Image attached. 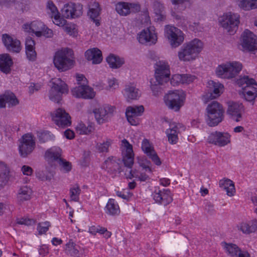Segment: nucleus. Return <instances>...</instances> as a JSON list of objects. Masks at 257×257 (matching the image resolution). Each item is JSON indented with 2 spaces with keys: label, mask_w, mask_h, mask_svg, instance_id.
<instances>
[{
  "label": "nucleus",
  "mask_w": 257,
  "mask_h": 257,
  "mask_svg": "<svg viewBox=\"0 0 257 257\" xmlns=\"http://www.w3.org/2000/svg\"><path fill=\"white\" fill-rule=\"evenodd\" d=\"M234 185L232 181L228 179H222L219 181V185L224 190L229 187Z\"/></svg>",
  "instance_id": "nucleus-56"
},
{
  "label": "nucleus",
  "mask_w": 257,
  "mask_h": 257,
  "mask_svg": "<svg viewBox=\"0 0 257 257\" xmlns=\"http://www.w3.org/2000/svg\"><path fill=\"white\" fill-rule=\"evenodd\" d=\"M206 110V123L210 126H215L224 118V110L222 105L216 101L209 103Z\"/></svg>",
  "instance_id": "nucleus-4"
},
{
  "label": "nucleus",
  "mask_w": 257,
  "mask_h": 257,
  "mask_svg": "<svg viewBox=\"0 0 257 257\" xmlns=\"http://www.w3.org/2000/svg\"><path fill=\"white\" fill-rule=\"evenodd\" d=\"M12 64V60L9 54L0 55V70L2 72L6 74L9 73Z\"/></svg>",
  "instance_id": "nucleus-34"
},
{
  "label": "nucleus",
  "mask_w": 257,
  "mask_h": 257,
  "mask_svg": "<svg viewBox=\"0 0 257 257\" xmlns=\"http://www.w3.org/2000/svg\"><path fill=\"white\" fill-rule=\"evenodd\" d=\"M237 228L238 230L245 234H249L257 231V220L252 219L243 221L239 223Z\"/></svg>",
  "instance_id": "nucleus-29"
},
{
  "label": "nucleus",
  "mask_w": 257,
  "mask_h": 257,
  "mask_svg": "<svg viewBox=\"0 0 257 257\" xmlns=\"http://www.w3.org/2000/svg\"><path fill=\"white\" fill-rule=\"evenodd\" d=\"M250 88L251 90H245L243 92V95L246 101L252 102V104H253V101L256 96V88L254 87H251Z\"/></svg>",
  "instance_id": "nucleus-45"
},
{
  "label": "nucleus",
  "mask_w": 257,
  "mask_h": 257,
  "mask_svg": "<svg viewBox=\"0 0 257 257\" xmlns=\"http://www.w3.org/2000/svg\"><path fill=\"white\" fill-rule=\"evenodd\" d=\"M182 77V84H189L195 79V76L190 74H181Z\"/></svg>",
  "instance_id": "nucleus-55"
},
{
  "label": "nucleus",
  "mask_w": 257,
  "mask_h": 257,
  "mask_svg": "<svg viewBox=\"0 0 257 257\" xmlns=\"http://www.w3.org/2000/svg\"><path fill=\"white\" fill-rule=\"evenodd\" d=\"M81 192V189L78 185H75L70 189V195L71 200L74 201H79V196Z\"/></svg>",
  "instance_id": "nucleus-46"
},
{
  "label": "nucleus",
  "mask_w": 257,
  "mask_h": 257,
  "mask_svg": "<svg viewBox=\"0 0 257 257\" xmlns=\"http://www.w3.org/2000/svg\"><path fill=\"white\" fill-rule=\"evenodd\" d=\"M114 107L108 104H105L93 110L95 117L99 124L107 122L109 117L114 111Z\"/></svg>",
  "instance_id": "nucleus-14"
},
{
  "label": "nucleus",
  "mask_w": 257,
  "mask_h": 257,
  "mask_svg": "<svg viewBox=\"0 0 257 257\" xmlns=\"http://www.w3.org/2000/svg\"><path fill=\"white\" fill-rule=\"evenodd\" d=\"M182 124L175 122L170 124V127L166 131L168 142L172 145L176 144L178 141V135L180 133V130Z\"/></svg>",
  "instance_id": "nucleus-24"
},
{
  "label": "nucleus",
  "mask_w": 257,
  "mask_h": 257,
  "mask_svg": "<svg viewBox=\"0 0 257 257\" xmlns=\"http://www.w3.org/2000/svg\"><path fill=\"white\" fill-rule=\"evenodd\" d=\"M32 194V190L30 187L27 186L22 187L19 189L17 195L18 202L21 203L25 201L30 200Z\"/></svg>",
  "instance_id": "nucleus-37"
},
{
  "label": "nucleus",
  "mask_w": 257,
  "mask_h": 257,
  "mask_svg": "<svg viewBox=\"0 0 257 257\" xmlns=\"http://www.w3.org/2000/svg\"><path fill=\"white\" fill-rule=\"evenodd\" d=\"M189 0H171V2L174 6V9L181 11L184 10L186 8L184 3L189 2Z\"/></svg>",
  "instance_id": "nucleus-50"
},
{
  "label": "nucleus",
  "mask_w": 257,
  "mask_h": 257,
  "mask_svg": "<svg viewBox=\"0 0 257 257\" xmlns=\"http://www.w3.org/2000/svg\"><path fill=\"white\" fill-rule=\"evenodd\" d=\"M19 141V153L22 157H26L32 153L35 148L34 137L31 134H27L23 135Z\"/></svg>",
  "instance_id": "nucleus-10"
},
{
  "label": "nucleus",
  "mask_w": 257,
  "mask_h": 257,
  "mask_svg": "<svg viewBox=\"0 0 257 257\" xmlns=\"http://www.w3.org/2000/svg\"><path fill=\"white\" fill-rule=\"evenodd\" d=\"M140 166H142L144 169H145L146 171H148L150 172H152L151 168L150 167V165L151 164V162L147 160H145L144 161L142 160V162H140Z\"/></svg>",
  "instance_id": "nucleus-63"
},
{
  "label": "nucleus",
  "mask_w": 257,
  "mask_h": 257,
  "mask_svg": "<svg viewBox=\"0 0 257 257\" xmlns=\"http://www.w3.org/2000/svg\"><path fill=\"white\" fill-rule=\"evenodd\" d=\"M106 213L112 216L117 215L120 213V209L117 203L113 199H109L105 206Z\"/></svg>",
  "instance_id": "nucleus-36"
},
{
  "label": "nucleus",
  "mask_w": 257,
  "mask_h": 257,
  "mask_svg": "<svg viewBox=\"0 0 257 257\" xmlns=\"http://www.w3.org/2000/svg\"><path fill=\"white\" fill-rule=\"evenodd\" d=\"M82 6L79 4L69 3L64 6L61 13L66 19H75L82 15Z\"/></svg>",
  "instance_id": "nucleus-13"
},
{
  "label": "nucleus",
  "mask_w": 257,
  "mask_h": 257,
  "mask_svg": "<svg viewBox=\"0 0 257 257\" xmlns=\"http://www.w3.org/2000/svg\"><path fill=\"white\" fill-rule=\"evenodd\" d=\"M22 171L24 175L30 176L33 173V169L30 166L24 165L22 167Z\"/></svg>",
  "instance_id": "nucleus-64"
},
{
  "label": "nucleus",
  "mask_w": 257,
  "mask_h": 257,
  "mask_svg": "<svg viewBox=\"0 0 257 257\" xmlns=\"http://www.w3.org/2000/svg\"><path fill=\"white\" fill-rule=\"evenodd\" d=\"M60 156L61 150L59 148L55 149L51 148L47 150L45 153V157L48 160L58 161L61 167V170L65 173L70 171L72 169L71 163L66 160L61 158Z\"/></svg>",
  "instance_id": "nucleus-11"
},
{
  "label": "nucleus",
  "mask_w": 257,
  "mask_h": 257,
  "mask_svg": "<svg viewBox=\"0 0 257 257\" xmlns=\"http://www.w3.org/2000/svg\"><path fill=\"white\" fill-rule=\"evenodd\" d=\"M52 120L59 127H68L71 124V116L66 110L59 108L51 113Z\"/></svg>",
  "instance_id": "nucleus-12"
},
{
  "label": "nucleus",
  "mask_w": 257,
  "mask_h": 257,
  "mask_svg": "<svg viewBox=\"0 0 257 257\" xmlns=\"http://www.w3.org/2000/svg\"><path fill=\"white\" fill-rule=\"evenodd\" d=\"M50 226V222L47 221L39 223L37 227V230H38L39 234L41 235L46 233L49 229Z\"/></svg>",
  "instance_id": "nucleus-51"
},
{
  "label": "nucleus",
  "mask_w": 257,
  "mask_h": 257,
  "mask_svg": "<svg viewBox=\"0 0 257 257\" xmlns=\"http://www.w3.org/2000/svg\"><path fill=\"white\" fill-rule=\"evenodd\" d=\"M185 94L182 90L170 91L164 97L166 105L175 111L179 110L183 105Z\"/></svg>",
  "instance_id": "nucleus-5"
},
{
  "label": "nucleus",
  "mask_w": 257,
  "mask_h": 257,
  "mask_svg": "<svg viewBox=\"0 0 257 257\" xmlns=\"http://www.w3.org/2000/svg\"><path fill=\"white\" fill-rule=\"evenodd\" d=\"M37 177L41 181H50L53 177V174L47 171H41L37 173Z\"/></svg>",
  "instance_id": "nucleus-49"
},
{
  "label": "nucleus",
  "mask_w": 257,
  "mask_h": 257,
  "mask_svg": "<svg viewBox=\"0 0 257 257\" xmlns=\"http://www.w3.org/2000/svg\"><path fill=\"white\" fill-rule=\"evenodd\" d=\"M91 126H86L84 123H80L76 126V131L80 135H87L92 132Z\"/></svg>",
  "instance_id": "nucleus-48"
},
{
  "label": "nucleus",
  "mask_w": 257,
  "mask_h": 257,
  "mask_svg": "<svg viewBox=\"0 0 257 257\" xmlns=\"http://www.w3.org/2000/svg\"><path fill=\"white\" fill-rule=\"evenodd\" d=\"M237 84L242 87L243 89L246 87H251V85H255L257 86V83L252 78H249L248 76H244L240 78L237 81Z\"/></svg>",
  "instance_id": "nucleus-41"
},
{
  "label": "nucleus",
  "mask_w": 257,
  "mask_h": 257,
  "mask_svg": "<svg viewBox=\"0 0 257 257\" xmlns=\"http://www.w3.org/2000/svg\"><path fill=\"white\" fill-rule=\"evenodd\" d=\"M207 87L208 92L203 96L205 103L210 99L217 98L223 92V85L212 80H210L208 82Z\"/></svg>",
  "instance_id": "nucleus-18"
},
{
  "label": "nucleus",
  "mask_w": 257,
  "mask_h": 257,
  "mask_svg": "<svg viewBox=\"0 0 257 257\" xmlns=\"http://www.w3.org/2000/svg\"><path fill=\"white\" fill-rule=\"evenodd\" d=\"M170 70L168 65L163 61L156 64L155 77L150 80V87L154 95L157 96L161 92L160 85L167 82L170 79Z\"/></svg>",
  "instance_id": "nucleus-1"
},
{
  "label": "nucleus",
  "mask_w": 257,
  "mask_h": 257,
  "mask_svg": "<svg viewBox=\"0 0 257 257\" xmlns=\"http://www.w3.org/2000/svg\"><path fill=\"white\" fill-rule=\"evenodd\" d=\"M46 8L47 13L51 18H53V17L54 16L56 17V15L59 14L57 7L51 1H48L47 3Z\"/></svg>",
  "instance_id": "nucleus-47"
},
{
  "label": "nucleus",
  "mask_w": 257,
  "mask_h": 257,
  "mask_svg": "<svg viewBox=\"0 0 257 257\" xmlns=\"http://www.w3.org/2000/svg\"><path fill=\"white\" fill-rule=\"evenodd\" d=\"M208 142L219 147H223L230 143V135L225 132H215L208 138Z\"/></svg>",
  "instance_id": "nucleus-16"
},
{
  "label": "nucleus",
  "mask_w": 257,
  "mask_h": 257,
  "mask_svg": "<svg viewBox=\"0 0 257 257\" xmlns=\"http://www.w3.org/2000/svg\"><path fill=\"white\" fill-rule=\"evenodd\" d=\"M6 103H8L9 106H14L18 104L19 101L13 93L6 91L0 95V107H5Z\"/></svg>",
  "instance_id": "nucleus-31"
},
{
  "label": "nucleus",
  "mask_w": 257,
  "mask_h": 257,
  "mask_svg": "<svg viewBox=\"0 0 257 257\" xmlns=\"http://www.w3.org/2000/svg\"><path fill=\"white\" fill-rule=\"evenodd\" d=\"M100 11L99 4L97 2H93L89 6V10L88 15L95 23L97 26L99 25V21L96 18L99 16Z\"/></svg>",
  "instance_id": "nucleus-39"
},
{
  "label": "nucleus",
  "mask_w": 257,
  "mask_h": 257,
  "mask_svg": "<svg viewBox=\"0 0 257 257\" xmlns=\"http://www.w3.org/2000/svg\"><path fill=\"white\" fill-rule=\"evenodd\" d=\"M72 94L76 97L92 99L95 95L93 89L86 85L80 84L72 89Z\"/></svg>",
  "instance_id": "nucleus-20"
},
{
  "label": "nucleus",
  "mask_w": 257,
  "mask_h": 257,
  "mask_svg": "<svg viewBox=\"0 0 257 257\" xmlns=\"http://www.w3.org/2000/svg\"><path fill=\"white\" fill-rule=\"evenodd\" d=\"M241 45L244 50L248 51H256V36L250 31L245 30L242 35Z\"/></svg>",
  "instance_id": "nucleus-17"
},
{
  "label": "nucleus",
  "mask_w": 257,
  "mask_h": 257,
  "mask_svg": "<svg viewBox=\"0 0 257 257\" xmlns=\"http://www.w3.org/2000/svg\"><path fill=\"white\" fill-rule=\"evenodd\" d=\"M242 69V65L237 62L226 63L219 65L216 70V74L222 78L230 79L236 76Z\"/></svg>",
  "instance_id": "nucleus-6"
},
{
  "label": "nucleus",
  "mask_w": 257,
  "mask_h": 257,
  "mask_svg": "<svg viewBox=\"0 0 257 257\" xmlns=\"http://www.w3.org/2000/svg\"><path fill=\"white\" fill-rule=\"evenodd\" d=\"M65 246L64 251L66 254L72 256L79 257L80 246L73 242L72 239L69 240Z\"/></svg>",
  "instance_id": "nucleus-38"
},
{
  "label": "nucleus",
  "mask_w": 257,
  "mask_h": 257,
  "mask_svg": "<svg viewBox=\"0 0 257 257\" xmlns=\"http://www.w3.org/2000/svg\"><path fill=\"white\" fill-rule=\"evenodd\" d=\"M227 105V114L235 121H240L242 118L241 111L243 109L242 104L234 101H229Z\"/></svg>",
  "instance_id": "nucleus-22"
},
{
  "label": "nucleus",
  "mask_w": 257,
  "mask_h": 257,
  "mask_svg": "<svg viewBox=\"0 0 257 257\" xmlns=\"http://www.w3.org/2000/svg\"><path fill=\"white\" fill-rule=\"evenodd\" d=\"M85 57L88 61H92L94 64H99L102 60L101 51L97 48L87 50L85 53Z\"/></svg>",
  "instance_id": "nucleus-32"
},
{
  "label": "nucleus",
  "mask_w": 257,
  "mask_h": 257,
  "mask_svg": "<svg viewBox=\"0 0 257 257\" xmlns=\"http://www.w3.org/2000/svg\"><path fill=\"white\" fill-rule=\"evenodd\" d=\"M31 48H35V42L31 37H28L25 41V49Z\"/></svg>",
  "instance_id": "nucleus-58"
},
{
  "label": "nucleus",
  "mask_w": 257,
  "mask_h": 257,
  "mask_svg": "<svg viewBox=\"0 0 257 257\" xmlns=\"http://www.w3.org/2000/svg\"><path fill=\"white\" fill-rule=\"evenodd\" d=\"M121 148L124 165L125 167L131 168L134 164V160L132 145L126 139H123L121 141Z\"/></svg>",
  "instance_id": "nucleus-15"
},
{
  "label": "nucleus",
  "mask_w": 257,
  "mask_h": 257,
  "mask_svg": "<svg viewBox=\"0 0 257 257\" xmlns=\"http://www.w3.org/2000/svg\"><path fill=\"white\" fill-rule=\"evenodd\" d=\"M239 19V15L237 14L228 12L219 18V22L224 30L232 34L238 29Z\"/></svg>",
  "instance_id": "nucleus-7"
},
{
  "label": "nucleus",
  "mask_w": 257,
  "mask_h": 257,
  "mask_svg": "<svg viewBox=\"0 0 257 257\" xmlns=\"http://www.w3.org/2000/svg\"><path fill=\"white\" fill-rule=\"evenodd\" d=\"M152 8L155 14L156 19L162 21L166 19L165 9L160 1L154 0L152 3Z\"/></svg>",
  "instance_id": "nucleus-33"
},
{
  "label": "nucleus",
  "mask_w": 257,
  "mask_h": 257,
  "mask_svg": "<svg viewBox=\"0 0 257 257\" xmlns=\"http://www.w3.org/2000/svg\"><path fill=\"white\" fill-rule=\"evenodd\" d=\"M203 48V43L198 39L183 45L178 53L179 59L182 61L195 60Z\"/></svg>",
  "instance_id": "nucleus-2"
},
{
  "label": "nucleus",
  "mask_w": 257,
  "mask_h": 257,
  "mask_svg": "<svg viewBox=\"0 0 257 257\" xmlns=\"http://www.w3.org/2000/svg\"><path fill=\"white\" fill-rule=\"evenodd\" d=\"M152 31L153 30L151 29H147L142 31L138 37L139 42L142 44H155L157 40V37L156 34Z\"/></svg>",
  "instance_id": "nucleus-30"
},
{
  "label": "nucleus",
  "mask_w": 257,
  "mask_h": 257,
  "mask_svg": "<svg viewBox=\"0 0 257 257\" xmlns=\"http://www.w3.org/2000/svg\"><path fill=\"white\" fill-rule=\"evenodd\" d=\"M26 54L27 55V58L29 60L34 61L36 60L37 53L35 51V48L26 49Z\"/></svg>",
  "instance_id": "nucleus-53"
},
{
  "label": "nucleus",
  "mask_w": 257,
  "mask_h": 257,
  "mask_svg": "<svg viewBox=\"0 0 257 257\" xmlns=\"http://www.w3.org/2000/svg\"><path fill=\"white\" fill-rule=\"evenodd\" d=\"M106 60L109 67L112 69L119 68L124 63L123 58H121L113 54H109Z\"/></svg>",
  "instance_id": "nucleus-35"
},
{
  "label": "nucleus",
  "mask_w": 257,
  "mask_h": 257,
  "mask_svg": "<svg viewBox=\"0 0 257 257\" xmlns=\"http://www.w3.org/2000/svg\"><path fill=\"white\" fill-rule=\"evenodd\" d=\"M116 12L122 16H126L131 12L140 11V6L135 4H128L124 2L119 3L116 5Z\"/></svg>",
  "instance_id": "nucleus-25"
},
{
  "label": "nucleus",
  "mask_w": 257,
  "mask_h": 257,
  "mask_svg": "<svg viewBox=\"0 0 257 257\" xmlns=\"http://www.w3.org/2000/svg\"><path fill=\"white\" fill-rule=\"evenodd\" d=\"M144 111L143 105L130 106L127 107L125 115L128 122L132 125H137L139 123V116Z\"/></svg>",
  "instance_id": "nucleus-19"
},
{
  "label": "nucleus",
  "mask_w": 257,
  "mask_h": 257,
  "mask_svg": "<svg viewBox=\"0 0 257 257\" xmlns=\"http://www.w3.org/2000/svg\"><path fill=\"white\" fill-rule=\"evenodd\" d=\"M17 223L19 224L30 225L34 224L35 223V221L33 219L21 218L17 221Z\"/></svg>",
  "instance_id": "nucleus-61"
},
{
  "label": "nucleus",
  "mask_w": 257,
  "mask_h": 257,
  "mask_svg": "<svg viewBox=\"0 0 257 257\" xmlns=\"http://www.w3.org/2000/svg\"><path fill=\"white\" fill-rule=\"evenodd\" d=\"M63 29L67 34L71 36L75 37L77 35V30L74 27L66 26Z\"/></svg>",
  "instance_id": "nucleus-60"
},
{
  "label": "nucleus",
  "mask_w": 257,
  "mask_h": 257,
  "mask_svg": "<svg viewBox=\"0 0 257 257\" xmlns=\"http://www.w3.org/2000/svg\"><path fill=\"white\" fill-rule=\"evenodd\" d=\"M52 84L49 98L54 102L59 103L61 100V95L68 91L67 85L59 78L52 79Z\"/></svg>",
  "instance_id": "nucleus-9"
},
{
  "label": "nucleus",
  "mask_w": 257,
  "mask_h": 257,
  "mask_svg": "<svg viewBox=\"0 0 257 257\" xmlns=\"http://www.w3.org/2000/svg\"><path fill=\"white\" fill-rule=\"evenodd\" d=\"M53 33L52 30L49 29L45 25V28L43 29L42 32V36H44L47 38H51L53 36Z\"/></svg>",
  "instance_id": "nucleus-62"
},
{
  "label": "nucleus",
  "mask_w": 257,
  "mask_h": 257,
  "mask_svg": "<svg viewBox=\"0 0 257 257\" xmlns=\"http://www.w3.org/2000/svg\"><path fill=\"white\" fill-rule=\"evenodd\" d=\"M72 50L69 48H65L56 52L53 58L55 67L61 72L71 68L74 63L72 57Z\"/></svg>",
  "instance_id": "nucleus-3"
},
{
  "label": "nucleus",
  "mask_w": 257,
  "mask_h": 257,
  "mask_svg": "<svg viewBox=\"0 0 257 257\" xmlns=\"http://www.w3.org/2000/svg\"><path fill=\"white\" fill-rule=\"evenodd\" d=\"M226 253L233 257H250V254L246 251H242L236 244L223 243Z\"/></svg>",
  "instance_id": "nucleus-26"
},
{
  "label": "nucleus",
  "mask_w": 257,
  "mask_h": 257,
  "mask_svg": "<svg viewBox=\"0 0 257 257\" xmlns=\"http://www.w3.org/2000/svg\"><path fill=\"white\" fill-rule=\"evenodd\" d=\"M113 141L110 139H106L105 142L98 143L96 145V149L99 153H107L109 147L112 144Z\"/></svg>",
  "instance_id": "nucleus-43"
},
{
  "label": "nucleus",
  "mask_w": 257,
  "mask_h": 257,
  "mask_svg": "<svg viewBox=\"0 0 257 257\" xmlns=\"http://www.w3.org/2000/svg\"><path fill=\"white\" fill-rule=\"evenodd\" d=\"M38 137L39 141L42 143H46L51 139L50 133L48 132L39 133Z\"/></svg>",
  "instance_id": "nucleus-52"
},
{
  "label": "nucleus",
  "mask_w": 257,
  "mask_h": 257,
  "mask_svg": "<svg viewBox=\"0 0 257 257\" xmlns=\"http://www.w3.org/2000/svg\"><path fill=\"white\" fill-rule=\"evenodd\" d=\"M142 148L145 153L151 159L156 165L159 166L161 164L160 158L148 140L144 139L143 140Z\"/></svg>",
  "instance_id": "nucleus-27"
},
{
  "label": "nucleus",
  "mask_w": 257,
  "mask_h": 257,
  "mask_svg": "<svg viewBox=\"0 0 257 257\" xmlns=\"http://www.w3.org/2000/svg\"><path fill=\"white\" fill-rule=\"evenodd\" d=\"M53 18L54 19L53 23L60 27L64 26L67 22L66 20L60 16V14L56 15V17H53Z\"/></svg>",
  "instance_id": "nucleus-54"
},
{
  "label": "nucleus",
  "mask_w": 257,
  "mask_h": 257,
  "mask_svg": "<svg viewBox=\"0 0 257 257\" xmlns=\"http://www.w3.org/2000/svg\"><path fill=\"white\" fill-rule=\"evenodd\" d=\"M182 80L181 74H175L170 80V83L173 86H176L182 83Z\"/></svg>",
  "instance_id": "nucleus-57"
},
{
  "label": "nucleus",
  "mask_w": 257,
  "mask_h": 257,
  "mask_svg": "<svg viewBox=\"0 0 257 257\" xmlns=\"http://www.w3.org/2000/svg\"><path fill=\"white\" fill-rule=\"evenodd\" d=\"M238 6L242 9L245 11H249V0H237Z\"/></svg>",
  "instance_id": "nucleus-59"
},
{
  "label": "nucleus",
  "mask_w": 257,
  "mask_h": 257,
  "mask_svg": "<svg viewBox=\"0 0 257 257\" xmlns=\"http://www.w3.org/2000/svg\"><path fill=\"white\" fill-rule=\"evenodd\" d=\"M165 36L168 40L172 48H177L183 42L185 35L178 28L168 25L165 28Z\"/></svg>",
  "instance_id": "nucleus-8"
},
{
  "label": "nucleus",
  "mask_w": 257,
  "mask_h": 257,
  "mask_svg": "<svg viewBox=\"0 0 257 257\" xmlns=\"http://www.w3.org/2000/svg\"><path fill=\"white\" fill-rule=\"evenodd\" d=\"M153 197L156 202L165 206L171 202L173 200L170 194V191L169 190L164 189L163 191L160 190L157 191L156 190L153 194Z\"/></svg>",
  "instance_id": "nucleus-28"
},
{
  "label": "nucleus",
  "mask_w": 257,
  "mask_h": 257,
  "mask_svg": "<svg viewBox=\"0 0 257 257\" xmlns=\"http://www.w3.org/2000/svg\"><path fill=\"white\" fill-rule=\"evenodd\" d=\"M102 168L111 174L121 172L119 160L113 156L107 158L103 163Z\"/></svg>",
  "instance_id": "nucleus-23"
},
{
  "label": "nucleus",
  "mask_w": 257,
  "mask_h": 257,
  "mask_svg": "<svg viewBox=\"0 0 257 257\" xmlns=\"http://www.w3.org/2000/svg\"><path fill=\"white\" fill-rule=\"evenodd\" d=\"M31 28L32 33H34L37 37H40L42 36V32L45 28V25L41 21H34L31 23Z\"/></svg>",
  "instance_id": "nucleus-42"
},
{
  "label": "nucleus",
  "mask_w": 257,
  "mask_h": 257,
  "mask_svg": "<svg viewBox=\"0 0 257 257\" xmlns=\"http://www.w3.org/2000/svg\"><path fill=\"white\" fill-rule=\"evenodd\" d=\"M10 177V171L8 167L3 163H0V178L3 183H7Z\"/></svg>",
  "instance_id": "nucleus-44"
},
{
  "label": "nucleus",
  "mask_w": 257,
  "mask_h": 257,
  "mask_svg": "<svg viewBox=\"0 0 257 257\" xmlns=\"http://www.w3.org/2000/svg\"><path fill=\"white\" fill-rule=\"evenodd\" d=\"M124 94L128 100L138 99L141 95L139 90L133 85H126Z\"/></svg>",
  "instance_id": "nucleus-40"
},
{
  "label": "nucleus",
  "mask_w": 257,
  "mask_h": 257,
  "mask_svg": "<svg viewBox=\"0 0 257 257\" xmlns=\"http://www.w3.org/2000/svg\"><path fill=\"white\" fill-rule=\"evenodd\" d=\"M2 41L5 46L10 52L18 53L22 50L21 42L8 34L3 35Z\"/></svg>",
  "instance_id": "nucleus-21"
}]
</instances>
